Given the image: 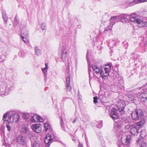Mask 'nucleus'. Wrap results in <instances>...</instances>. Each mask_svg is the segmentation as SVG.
<instances>
[{
	"label": "nucleus",
	"mask_w": 147,
	"mask_h": 147,
	"mask_svg": "<svg viewBox=\"0 0 147 147\" xmlns=\"http://www.w3.org/2000/svg\"><path fill=\"white\" fill-rule=\"evenodd\" d=\"M119 147H120V146H119Z\"/></svg>",
	"instance_id": "obj_50"
},
{
	"label": "nucleus",
	"mask_w": 147,
	"mask_h": 147,
	"mask_svg": "<svg viewBox=\"0 0 147 147\" xmlns=\"http://www.w3.org/2000/svg\"><path fill=\"white\" fill-rule=\"evenodd\" d=\"M29 129L28 125H24L22 126V128L21 129V132L23 134H25L29 131Z\"/></svg>",
	"instance_id": "obj_20"
},
{
	"label": "nucleus",
	"mask_w": 147,
	"mask_h": 147,
	"mask_svg": "<svg viewBox=\"0 0 147 147\" xmlns=\"http://www.w3.org/2000/svg\"><path fill=\"white\" fill-rule=\"evenodd\" d=\"M45 67L44 68H41L42 70L44 76V80L46 81L47 78V72L48 69V65L47 63H45Z\"/></svg>",
	"instance_id": "obj_12"
},
{
	"label": "nucleus",
	"mask_w": 147,
	"mask_h": 147,
	"mask_svg": "<svg viewBox=\"0 0 147 147\" xmlns=\"http://www.w3.org/2000/svg\"><path fill=\"white\" fill-rule=\"evenodd\" d=\"M119 21V19L118 16H113L111 18L109 21H107L105 22V25H106L108 24V26L105 28L104 32L105 33L107 31L111 30L113 25Z\"/></svg>",
	"instance_id": "obj_2"
},
{
	"label": "nucleus",
	"mask_w": 147,
	"mask_h": 147,
	"mask_svg": "<svg viewBox=\"0 0 147 147\" xmlns=\"http://www.w3.org/2000/svg\"><path fill=\"white\" fill-rule=\"evenodd\" d=\"M147 146V144L146 143L143 142L142 143L140 146V147H146Z\"/></svg>",
	"instance_id": "obj_34"
},
{
	"label": "nucleus",
	"mask_w": 147,
	"mask_h": 147,
	"mask_svg": "<svg viewBox=\"0 0 147 147\" xmlns=\"http://www.w3.org/2000/svg\"><path fill=\"white\" fill-rule=\"evenodd\" d=\"M24 29H22V33L21 36V38L22 39L24 42L26 43H28L29 42V40L26 37L28 35V32L27 30L26 31V32H24Z\"/></svg>",
	"instance_id": "obj_6"
},
{
	"label": "nucleus",
	"mask_w": 147,
	"mask_h": 147,
	"mask_svg": "<svg viewBox=\"0 0 147 147\" xmlns=\"http://www.w3.org/2000/svg\"><path fill=\"white\" fill-rule=\"evenodd\" d=\"M130 140V136H127L126 138V141L127 143H129Z\"/></svg>",
	"instance_id": "obj_33"
},
{
	"label": "nucleus",
	"mask_w": 147,
	"mask_h": 147,
	"mask_svg": "<svg viewBox=\"0 0 147 147\" xmlns=\"http://www.w3.org/2000/svg\"><path fill=\"white\" fill-rule=\"evenodd\" d=\"M30 120L32 122H36L37 121L42 122L43 121L42 119L40 116L37 115H34L31 117Z\"/></svg>",
	"instance_id": "obj_13"
},
{
	"label": "nucleus",
	"mask_w": 147,
	"mask_h": 147,
	"mask_svg": "<svg viewBox=\"0 0 147 147\" xmlns=\"http://www.w3.org/2000/svg\"><path fill=\"white\" fill-rule=\"evenodd\" d=\"M76 120H77V119L76 118L75 119L74 121H73V122L72 123H75L76 121Z\"/></svg>",
	"instance_id": "obj_44"
},
{
	"label": "nucleus",
	"mask_w": 147,
	"mask_h": 147,
	"mask_svg": "<svg viewBox=\"0 0 147 147\" xmlns=\"http://www.w3.org/2000/svg\"><path fill=\"white\" fill-rule=\"evenodd\" d=\"M137 3H138V0H127V4L130 6Z\"/></svg>",
	"instance_id": "obj_21"
},
{
	"label": "nucleus",
	"mask_w": 147,
	"mask_h": 147,
	"mask_svg": "<svg viewBox=\"0 0 147 147\" xmlns=\"http://www.w3.org/2000/svg\"><path fill=\"white\" fill-rule=\"evenodd\" d=\"M33 130L36 133H40L42 131V125L40 123L33 124L32 126Z\"/></svg>",
	"instance_id": "obj_5"
},
{
	"label": "nucleus",
	"mask_w": 147,
	"mask_h": 147,
	"mask_svg": "<svg viewBox=\"0 0 147 147\" xmlns=\"http://www.w3.org/2000/svg\"><path fill=\"white\" fill-rule=\"evenodd\" d=\"M140 98L142 101L145 102L147 101V94L142 93L139 95Z\"/></svg>",
	"instance_id": "obj_19"
},
{
	"label": "nucleus",
	"mask_w": 147,
	"mask_h": 147,
	"mask_svg": "<svg viewBox=\"0 0 147 147\" xmlns=\"http://www.w3.org/2000/svg\"><path fill=\"white\" fill-rule=\"evenodd\" d=\"M66 98V97H63L62 99V101H64Z\"/></svg>",
	"instance_id": "obj_42"
},
{
	"label": "nucleus",
	"mask_w": 147,
	"mask_h": 147,
	"mask_svg": "<svg viewBox=\"0 0 147 147\" xmlns=\"http://www.w3.org/2000/svg\"><path fill=\"white\" fill-rule=\"evenodd\" d=\"M146 2H147V0H138V3Z\"/></svg>",
	"instance_id": "obj_38"
},
{
	"label": "nucleus",
	"mask_w": 147,
	"mask_h": 147,
	"mask_svg": "<svg viewBox=\"0 0 147 147\" xmlns=\"http://www.w3.org/2000/svg\"><path fill=\"white\" fill-rule=\"evenodd\" d=\"M13 83L10 81H9L4 85L6 88L7 92H9L13 86Z\"/></svg>",
	"instance_id": "obj_17"
},
{
	"label": "nucleus",
	"mask_w": 147,
	"mask_h": 147,
	"mask_svg": "<svg viewBox=\"0 0 147 147\" xmlns=\"http://www.w3.org/2000/svg\"><path fill=\"white\" fill-rule=\"evenodd\" d=\"M118 110L121 113H123L124 109L125 107V103L122 100H120L118 102Z\"/></svg>",
	"instance_id": "obj_8"
},
{
	"label": "nucleus",
	"mask_w": 147,
	"mask_h": 147,
	"mask_svg": "<svg viewBox=\"0 0 147 147\" xmlns=\"http://www.w3.org/2000/svg\"><path fill=\"white\" fill-rule=\"evenodd\" d=\"M60 123H61V126L63 127H64V124L63 123V119H62V118L61 117V121H60Z\"/></svg>",
	"instance_id": "obj_37"
},
{
	"label": "nucleus",
	"mask_w": 147,
	"mask_h": 147,
	"mask_svg": "<svg viewBox=\"0 0 147 147\" xmlns=\"http://www.w3.org/2000/svg\"><path fill=\"white\" fill-rule=\"evenodd\" d=\"M102 126V122L100 121L99 123V125L97 126V127L98 128H100Z\"/></svg>",
	"instance_id": "obj_36"
},
{
	"label": "nucleus",
	"mask_w": 147,
	"mask_h": 147,
	"mask_svg": "<svg viewBox=\"0 0 147 147\" xmlns=\"http://www.w3.org/2000/svg\"><path fill=\"white\" fill-rule=\"evenodd\" d=\"M140 139H138V140H137V143H139L140 142Z\"/></svg>",
	"instance_id": "obj_46"
},
{
	"label": "nucleus",
	"mask_w": 147,
	"mask_h": 147,
	"mask_svg": "<svg viewBox=\"0 0 147 147\" xmlns=\"http://www.w3.org/2000/svg\"><path fill=\"white\" fill-rule=\"evenodd\" d=\"M110 115L113 120L117 119L118 117V116L117 110L114 108L112 109L110 114Z\"/></svg>",
	"instance_id": "obj_7"
},
{
	"label": "nucleus",
	"mask_w": 147,
	"mask_h": 147,
	"mask_svg": "<svg viewBox=\"0 0 147 147\" xmlns=\"http://www.w3.org/2000/svg\"><path fill=\"white\" fill-rule=\"evenodd\" d=\"M93 102L94 104L98 102V98L96 96L93 98Z\"/></svg>",
	"instance_id": "obj_32"
},
{
	"label": "nucleus",
	"mask_w": 147,
	"mask_h": 147,
	"mask_svg": "<svg viewBox=\"0 0 147 147\" xmlns=\"http://www.w3.org/2000/svg\"><path fill=\"white\" fill-rule=\"evenodd\" d=\"M17 142L22 145H24L26 143L25 138L22 135H19L17 137Z\"/></svg>",
	"instance_id": "obj_9"
},
{
	"label": "nucleus",
	"mask_w": 147,
	"mask_h": 147,
	"mask_svg": "<svg viewBox=\"0 0 147 147\" xmlns=\"http://www.w3.org/2000/svg\"><path fill=\"white\" fill-rule=\"evenodd\" d=\"M6 147H10V146L9 145H8V146H7Z\"/></svg>",
	"instance_id": "obj_48"
},
{
	"label": "nucleus",
	"mask_w": 147,
	"mask_h": 147,
	"mask_svg": "<svg viewBox=\"0 0 147 147\" xmlns=\"http://www.w3.org/2000/svg\"><path fill=\"white\" fill-rule=\"evenodd\" d=\"M19 55L21 57H23L24 56V53L22 51H20L18 53Z\"/></svg>",
	"instance_id": "obj_30"
},
{
	"label": "nucleus",
	"mask_w": 147,
	"mask_h": 147,
	"mask_svg": "<svg viewBox=\"0 0 147 147\" xmlns=\"http://www.w3.org/2000/svg\"><path fill=\"white\" fill-rule=\"evenodd\" d=\"M146 44H147V42H146Z\"/></svg>",
	"instance_id": "obj_49"
},
{
	"label": "nucleus",
	"mask_w": 147,
	"mask_h": 147,
	"mask_svg": "<svg viewBox=\"0 0 147 147\" xmlns=\"http://www.w3.org/2000/svg\"><path fill=\"white\" fill-rule=\"evenodd\" d=\"M145 88V90L147 92V83L144 86H143L140 89H142V90H144Z\"/></svg>",
	"instance_id": "obj_35"
},
{
	"label": "nucleus",
	"mask_w": 147,
	"mask_h": 147,
	"mask_svg": "<svg viewBox=\"0 0 147 147\" xmlns=\"http://www.w3.org/2000/svg\"><path fill=\"white\" fill-rule=\"evenodd\" d=\"M44 126L46 131H47L48 129H51V126L49 123H45L44 124Z\"/></svg>",
	"instance_id": "obj_26"
},
{
	"label": "nucleus",
	"mask_w": 147,
	"mask_h": 147,
	"mask_svg": "<svg viewBox=\"0 0 147 147\" xmlns=\"http://www.w3.org/2000/svg\"><path fill=\"white\" fill-rule=\"evenodd\" d=\"M92 68L94 72L96 73V74H98L100 72V69L96 65H92Z\"/></svg>",
	"instance_id": "obj_23"
},
{
	"label": "nucleus",
	"mask_w": 147,
	"mask_h": 147,
	"mask_svg": "<svg viewBox=\"0 0 147 147\" xmlns=\"http://www.w3.org/2000/svg\"><path fill=\"white\" fill-rule=\"evenodd\" d=\"M88 72H89V77H91L90 75V68L89 67L88 68Z\"/></svg>",
	"instance_id": "obj_41"
},
{
	"label": "nucleus",
	"mask_w": 147,
	"mask_h": 147,
	"mask_svg": "<svg viewBox=\"0 0 147 147\" xmlns=\"http://www.w3.org/2000/svg\"><path fill=\"white\" fill-rule=\"evenodd\" d=\"M5 123L6 124V126L7 129V130L9 131L11 130V127L10 126L11 123L9 122L8 120H7L5 121Z\"/></svg>",
	"instance_id": "obj_24"
},
{
	"label": "nucleus",
	"mask_w": 147,
	"mask_h": 147,
	"mask_svg": "<svg viewBox=\"0 0 147 147\" xmlns=\"http://www.w3.org/2000/svg\"><path fill=\"white\" fill-rule=\"evenodd\" d=\"M111 69V66L110 65H106L104 68V71L101 70L100 71V76L103 78H105L109 76V73Z\"/></svg>",
	"instance_id": "obj_4"
},
{
	"label": "nucleus",
	"mask_w": 147,
	"mask_h": 147,
	"mask_svg": "<svg viewBox=\"0 0 147 147\" xmlns=\"http://www.w3.org/2000/svg\"><path fill=\"white\" fill-rule=\"evenodd\" d=\"M130 128V126L129 125H127L125 127V128L128 129Z\"/></svg>",
	"instance_id": "obj_39"
},
{
	"label": "nucleus",
	"mask_w": 147,
	"mask_h": 147,
	"mask_svg": "<svg viewBox=\"0 0 147 147\" xmlns=\"http://www.w3.org/2000/svg\"><path fill=\"white\" fill-rule=\"evenodd\" d=\"M67 56V51L63 48L62 49V53L61 54V58L63 62H64L65 61Z\"/></svg>",
	"instance_id": "obj_18"
},
{
	"label": "nucleus",
	"mask_w": 147,
	"mask_h": 147,
	"mask_svg": "<svg viewBox=\"0 0 147 147\" xmlns=\"http://www.w3.org/2000/svg\"><path fill=\"white\" fill-rule=\"evenodd\" d=\"M139 129V126L135 124L134 125L133 127L131 129V132L133 134L135 135L138 132V129Z\"/></svg>",
	"instance_id": "obj_15"
},
{
	"label": "nucleus",
	"mask_w": 147,
	"mask_h": 147,
	"mask_svg": "<svg viewBox=\"0 0 147 147\" xmlns=\"http://www.w3.org/2000/svg\"><path fill=\"white\" fill-rule=\"evenodd\" d=\"M29 136L30 137V139L32 142V147H39L40 145L39 144L35 142H34L33 143H32V137H34L35 138H36V137H34V134H33L31 133H30L29 134Z\"/></svg>",
	"instance_id": "obj_14"
},
{
	"label": "nucleus",
	"mask_w": 147,
	"mask_h": 147,
	"mask_svg": "<svg viewBox=\"0 0 147 147\" xmlns=\"http://www.w3.org/2000/svg\"><path fill=\"white\" fill-rule=\"evenodd\" d=\"M70 75L69 74H68V76L66 79V87L67 90L70 91L71 90V87L70 85Z\"/></svg>",
	"instance_id": "obj_16"
},
{
	"label": "nucleus",
	"mask_w": 147,
	"mask_h": 147,
	"mask_svg": "<svg viewBox=\"0 0 147 147\" xmlns=\"http://www.w3.org/2000/svg\"><path fill=\"white\" fill-rule=\"evenodd\" d=\"M2 16L3 20L4 22L6 23L7 21L8 17L7 16V14L6 13L5 11L4 10H1Z\"/></svg>",
	"instance_id": "obj_22"
},
{
	"label": "nucleus",
	"mask_w": 147,
	"mask_h": 147,
	"mask_svg": "<svg viewBox=\"0 0 147 147\" xmlns=\"http://www.w3.org/2000/svg\"><path fill=\"white\" fill-rule=\"evenodd\" d=\"M40 27L43 30H45L46 29L45 24L42 23Z\"/></svg>",
	"instance_id": "obj_31"
},
{
	"label": "nucleus",
	"mask_w": 147,
	"mask_h": 147,
	"mask_svg": "<svg viewBox=\"0 0 147 147\" xmlns=\"http://www.w3.org/2000/svg\"><path fill=\"white\" fill-rule=\"evenodd\" d=\"M128 98L130 101H132L135 99V96L132 95H129L128 96Z\"/></svg>",
	"instance_id": "obj_28"
},
{
	"label": "nucleus",
	"mask_w": 147,
	"mask_h": 147,
	"mask_svg": "<svg viewBox=\"0 0 147 147\" xmlns=\"http://www.w3.org/2000/svg\"><path fill=\"white\" fill-rule=\"evenodd\" d=\"M5 86L3 83H2L0 86V96H2L8 94V92H7L6 90Z\"/></svg>",
	"instance_id": "obj_11"
},
{
	"label": "nucleus",
	"mask_w": 147,
	"mask_h": 147,
	"mask_svg": "<svg viewBox=\"0 0 147 147\" xmlns=\"http://www.w3.org/2000/svg\"><path fill=\"white\" fill-rule=\"evenodd\" d=\"M88 52L86 54V59L87 61L88 60Z\"/></svg>",
	"instance_id": "obj_43"
},
{
	"label": "nucleus",
	"mask_w": 147,
	"mask_h": 147,
	"mask_svg": "<svg viewBox=\"0 0 147 147\" xmlns=\"http://www.w3.org/2000/svg\"><path fill=\"white\" fill-rule=\"evenodd\" d=\"M144 116V113L141 109H137L131 113V116L133 119L137 120L141 118Z\"/></svg>",
	"instance_id": "obj_3"
},
{
	"label": "nucleus",
	"mask_w": 147,
	"mask_h": 147,
	"mask_svg": "<svg viewBox=\"0 0 147 147\" xmlns=\"http://www.w3.org/2000/svg\"><path fill=\"white\" fill-rule=\"evenodd\" d=\"M34 50L35 53L37 55H40L41 51L37 47H35Z\"/></svg>",
	"instance_id": "obj_27"
},
{
	"label": "nucleus",
	"mask_w": 147,
	"mask_h": 147,
	"mask_svg": "<svg viewBox=\"0 0 147 147\" xmlns=\"http://www.w3.org/2000/svg\"><path fill=\"white\" fill-rule=\"evenodd\" d=\"M8 113H6L5 114H4L3 116V119L4 121L3 123H5V121H7V120H6V117L7 116H8Z\"/></svg>",
	"instance_id": "obj_29"
},
{
	"label": "nucleus",
	"mask_w": 147,
	"mask_h": 147,
	"mask_svg": "<svg viewBox=\"0 0 147 147\" xmlns=\"http://www.w3.org/2000/svg\"><path fill=\"white\" fill-rule=\"evenodd\" d=\"M25 74H26L28 75V74H29V72H26Z\"/></svg>",
	"instance_id": "obj_45"
},
{
	"label": "nucleus",
	"mask_w": 147,
	"mask_h": 147,
	"mask_svg": "<svg viewBox=\"0 0 147 147\" xmlns=\"http://www.w3.org/2000/svg\"><path fill=\"white\" fill-rule=\"evenodd\" d=\"M78 147H83V144L80 143H79Z\"/></svg>",
	"instance_id": "obj_40"
},
{
	"label": "nucleus",
	"mask_w": 147,
	"mask_h": 147,
	"mask_svg": "<svg viewBox=\"0 0 147 147\" xmlns=\"http://www.w3.org/2000/svg\"><path fill=\"white\" fill-rule=\"evenodd\" d=\"M86 144H87V147H88V144L87 142H86Z\"/></svg>",
	"instance_id": "obj_47"
},
{
	"label": "nucleus",
	"mask_w": 147,
	"mask_h": 147,
	"mask_svg": "<svg viewBox=\"0 0 147 147\" xmlns=\"http://www.w3.org/2000/svg\"><path fill=\"white\" fill-rule=\"evenodd\" d=\"M9 121L13 123L17 122L19 119V116L16 114H14L12 117L9 116L8 117Z\"/></svg>",
	"instance_id": "obj_10"
},
{
	"label": "nucleus",
	"mask_w": 147,
	"mask_h": 147,
	"mask_svg": "<svg viewBox=\"0 0 147 147\" xmlns=\"http://www.w3.org/2000/svg\"><path fill=\"white\" fill-rule=\"evenodd\" d=\"M145 121L143 120L142 121L138 122L136 124H135L137 125L138 126H139V128H140L141 126L143 125L145 123Z\"/></svg>",
	"instance_id": "obj_25"
},
{
	"label": "nucleus",
	"mask_w": 147,
	"mask_h": 147,
	"mask_svg": "<svg viewBox=\"0 0 147 147\" xmlns=\"http://www.w3.org/2000/svg\"><path fill=\"white\" fill-rule=\"evenodd\" d=\"M133 16L132 14L129 15L126 14H122L118 16L119 20L121 22H124L130 19L131 22L136 23L140 26L144 27L147 26V18Z\"/></svg>",
	"instance_id": "obj_1"
}]
</instances>
